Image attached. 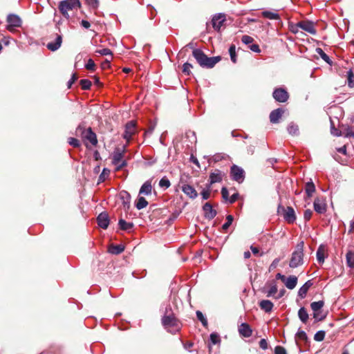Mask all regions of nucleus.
I'll return each mask as SVG.
<instances>
[{
  "instance_id": "obj_1",
  "label": "nucleus",
  "mask_w": 354,
  "mask_h": 354,
  "mask_svg": "<svg viewBox=\"0 0 354 354\" xmlns=\"http://www.w3.org/2000/svg\"><path fill=\"white\" fill-rule=\"evenodd\" d=\"M162 324L172 334L178 332L181 328V324L172 313L170 306H167L165 308V315L162 318Z\"/></svg>"
},
{
  "instance_id": "obj_2",
  "label": "nucleus",
  "mask_w": 354,
  "mask_h": 354,
  "mask_svg": "<svg viewBox=\"0 0 354 354\" xmlns=\"http://www.w3.org/2000/svg\"><path fill=\"white\" fill-rule=\"evenodd\" d=\"M192 55L199 65L203 68H212L221 60L219 56L208 57L198 48L194 49Z\"/></svg>"
},
{
  "instance_id": "obj_3",
  "label": "nucleus",
  "mask_w": 354,
  "mask_h": 354,
  "mask_svg": "<svg viewBox=\"0 0 354 354\" xmlns=\"http://www.w3.org/2000/svg\"><path fill=\"white\" fill-rule=\"evenodd\" d=\"M304 243L303 241L297 244L296 249L292 253L289 262L290 268H296L304 263Z\"/></svg>"
},
{
  "instance_id": "obj_4",
  "label": "nucleus",
  "mask_w": 354,
  "mask_h": 354,
  "mask_svg": "<svg viewBox=\"0 0 354 354\" xmlns=\"http://www.w3.org/2000/svg\"><path fill=\"white\" fill-rule=\"evenodd\" d=\"M80 7V2L79 0H64L61 1L59 3V10L62 15L66 19L70 18L69 12L77 10Z\"/></svg>"
},
{
  "instance_id": "obj_5",
  "label": "nucleus",
  "mask_w": 354,
  "mask_h": 354,
  "mask_svg": "<svg viewBox=\"0 0 354 354\" xmlns=\"http://www.w3.org/2000/svg\"><path fill=\"white\" fill-rule=\"evenodd\" d=\"M125 152V147L122 149L116 148L112 156V163L116 166V171L122 169L123 167L127 165V162L125 160H122Z\"/></svg>"
},
{
  "instance_id": "obj_6",
  "label": "nucleus",
  "mask_w": 354,
  "mask_h": 354,
  "mask_svg": "<svg viewBox=\"0 0 354 354\" xmlns=\"http://www.w3.org/2000/svg\"><path fill=\"white\" fill-rule=\"evenodd\" d=\"M77 131H81L82 138L84 140L89 141L91 145L95 146L97 144V136L93 131L91 127L84 129L82 128L80 126H79L77 129Z\"/></svg>"
},
{
  "instance_id": "obj_7",
  "label": "nucleus",
  "mask_w": 354,
  "mask_h": 354,
  "mask_svg": "<svg viewBox=\"0 0 354 354\" xmlns=\"http://www.w3.org/2000/svg\"><path fill=\"white\" fill-rule=\"evenodd\" d=\"M230 176L233 180L241 183L245 179V171L241 167L233 165L230 168Z\"/></svg>"
},
{
  "instance_id": "obj_8",
  "label": "nucleus",
  "mask_w": 354,
  "mask_h": 354,
  "mask_svg": "<svg viewBox=\"0 0 354 354\" xmlns=\"http://www.w3.org/2000/svg\"><path fill=\"white\" fill-rule=\"evenodd\" d=\"M7 30L13 32L16 28L21 27L22 21L21 18L15 14H10L7 17Z\"/></svg>"
},
{
  "instance_id": "obj_9",
  "label": "nucleus",
  "mask_w": 354,
  "mask_h": 354,
  "mask_svg": "<svg viewBox=\"0 0 354 354\" xmlns=\"http://www.w3.org/2000/svg\"><path fill=\"white\" fill-rule=\"evenodd\" d=\"M274 99L279 102H286L289 98V94L285 88H275L272 93Z\"/></svg>"
},
{
  "instance_id": "obj_10",
  "label": "nucleus",
  "mask_w": 354,
  "mask_h": 354,
  "mask_svg": "<svg viewBox=\"0 0 354 354\" xmlns=\"http://www.w3.org/2000/svg\"><path fill=\"white\" fill-rule=\"evenodd\" d=\"M225 20V15L223 13H218L213 16L211 24L215 30L219 31Z\"/></svg>"
},
{
  "instance_id": "obj_11",
  "label": "nucleus",
  "mask_w": 354,
  "mask_h": 354,
  "mask_svg": "<svg viewBox=\"0 0 354 354\" xmlns=\"http://www.w3.org/2000/svg\"><path fill=\"white\" fill-rule=\"evenodd\" d=\"M62 44V36L61 34L56 33L55 39L54 41H50L46 44V47L50 51H56L58 50Z\"/></svg>"
},
{
  "instance_id": "obj_12",
  "label": "nucleus",
  "mask_w": 354,
  "mask_h": 354,
  "mask_svg": "<svg viewBox=\"0 0 354 354\" xmlns=\"http://www.w3.org/2000/svg\"><path fill=\"white\" fill-rule=\"evenodd\" d=\"M297 26L311 35H315L317 31L314 24L309 21H301L297 23Z\"/></svg>"
},
{
  "instance_id": "obj_13",
  "label": "nucleus",
  "mask_w": 354,
  "mask_h": 354,
  "mask_svg": "<svg viewBox=\"0 0 354 354\" xmlns=\"http://www.w3.org/2000/svg\"><path fill=\"white\" fill-rule=\"evenodd\" d=\"M283 216L285 221L288 223H293L296 220L294 209L292 207H287L286 208L283 207Z\"/></svg>"
},
{
  "instance_id": "obj_14",
  "label": "nucleus",
  "mask_w": 354,
  "mask_h": 354,
  "mask_svg": "<svg viewBox=\"0 0 354 354\" xmlns=\"http://www.w3.org/2000/svg\"><path fill=\"white\" fill-rule=\"evenodd\" d=\"M223 176L224 174L222 171L216 169L214 171L210 173L209 183L207 185L211 187L214 183H220L222 181Z\"/></svg>"
},
{
  "instance_id": "obj_15",
  "label": "nucleus",
  "mask_w": 354,
  "mask_h": 354,
  "mask_svg": "<svg viewBox=\"0 0 354 354\" xmlns=\"http://www.w3.org/2000/svg\"><path fill=\"white\" fill-rule=\"evenodd\" d=\"M315 211L318 214H324L326 211V204L324 199L317 198L313 203Z\"/></svg>"
},
{
  "instance_id": "obj_16",
  "label": "nucleus",
  "mask_w": 354,
  "mask_h": 354,
  "mask_svg": "<svg viewBox=\"0 0 354 354\" xmlns=\"http://www.w3.org/2000/svg\"><path fill=\"white\" fill-rule=\"evenodd\" d=\"M97 221L101 228L106 230L109 227L110 221L108 214L105 212L100 213L97 217Z\"/></svg>"
},
{
  "instance_id": "obj_17",
  "label": "nucleus",
  "mask_w": 354,
  "mask_h": 354,
  "mask_svg": "<svg viewBox=\"0 0 354 354\" xmlns=\"http://www.w3.org/2000/svg\"><path fill=\"white\" fill-rule=\"evenodd\" d=\"M136 131V123L133 121H130L127 123L125 126V131L124 133V138L129 141L133 134H134Z\"/></svg>"
},
{
  "instance_id": "obj_18",
  "label": "nucleus",
  "mask_w": 354,
  "mask_h": 354,
  "mask_svg": "<svg viewBox=\"0 0 354 354\" xmlns=\"http://www.w3.org/2000/svg\"><path fill=\"white\" fill-rule=\"evenodd\" d=\"M205 217L209 220L213 219L216 216V211L213 209L209 203H206L203 207Z\"/></svg>"
},
{
  "instance_id": "obj_19",
  "label": "nucleus",
  "mask_w": 354,
  "mask_h": 354,
  "mask_svg": "<svg viewBox=\"0 0 354 354\" xmlns=\"http://www.w3.org/2000/svg\"><path fill=\"white\" fill-rule=\"evenodd\" d=\"M238 330L240 335L244 337H250L252 335V330L250 326L247 323H242L239 326Z\"/></svg>"
},
{
  "instance_id": "obj_20",
  "label": "nucleus",
  "mask_w": 354,
  "mask_h": 354,
  "mask_svg": "<svg viewBox=\"0 0 354 354\" xmlns=\"http://www.w3.org/2000/svg\"><path fill=\"white\" fill-rule=\"evenodd\" d=\"M182 191L190 198L194 199L197 197L198 193L196 189L190 185L186 184L182 186Z\"/></svg>"
},
{
  "instance_id": "obj_21",
  "label": "nucleus",
  "mask_w": 354,
  "mask_h": 354,
  "mask_svg": "<svg viewBox=\"0 0 354 354\" xmlns=\"http://www.w3.org/2000/svg\"><path fill=\"white\" fill-rule=\"evenodd\" d=\"M152 191V185L151 181L150 180L145 181L142 185L141 186L139 194H144L146 196H149L151 194Z\"/></svg>"
},
{
  "instance_id": "obj_22",
  "label": "nucleus",
  "mask_w": 354,
  "mask_h": 354,
  "mask_svg": "<svg viewBox=\"0 0 354 354\" xmlns=\"http://www.w3.org/2000/svg\"><path fill=\"white\" fill-rule=\"evenodd\" d=\"M283 110L281 108L273 110L270 114V120L272 123H277L282 116Z\"/></svg>"
},
{
  "instance_id": "obj_23",
  "label": "nucleus",
  "mask_w": 354,
  "mask_h": 354,
  "mask_svg": "<svg viewBox=\"0 0 354 354\" xmlns=\"http://www.w3.org/2000/svg\"><path fill=\"white\" fill-rule=\"evenodd\" d=\"M313 282L311 280L307 281L299 289L298 291V295L301 298L304 299L306 297V294L309 290V288L313 286Z\"/></svg>"
},
{
  "instance_id": "obj_24",
  "label": "nucleus",
  "mask_w": 354,
  "mask_h": 354,
  "mask_svg": "<svg viewBox=\"0 0 354 354\" xmlns=\"http://www.w3.org/2000/svg\"><path fill=\"white\" fill-rule=\"evenodd\" d=\"M297 277L294 275L289 276L288 277H286L285 281L283 282L285 283V286L287 288L290 290L294 289L297 283Z\"/></svg>"
},
{
  "instance_id": "obj_25",
  "label": "nucleus",
  "mask_w": 354,
  "mask_h": 354,
  "mask_svg": "<svg viewBox=\"0 0 354 354\" xmlns=\"http://www.w3.org/2000/svg\"><path fill=\"white\" fill-rule=\"evenodd\" d=\"M273 306V303L270 300L263 299L259 302V307L266 313H270Z\"/></svg>"
},
{
  "instance_id": "obj_26",
  "label": "nucleus",
  "mask_w": 354,
  "mask_h": 354,
  "mask_svg": "<svg viewBox=\"0 0 354 354\" xmlns=\"http://www.w3.org/2000/svg\"><path fill=\"white\" fill-rule=\"evenodd\" d=\"M120 198L122 201V204L124 208H129L130 206L131 196L126 191H122L120 193Z\"/></svg>"
},
{
  "instance_id": "obj_27",
  "label": "nucleus",
  "mask_w": 354,
  "mask_h": 354,
  "mask_svg": "<svg viewBox=\"0 0 354 354\" xmlns=\"http://www.w3.org/2000/svg\"><path fill=\"white\" fill-rule=\"evenodd\" d=\"M261 14H262V16L266 19H274V20L280 19V17H279V14L276 12L265 10V11H263Z\"/></svg>"
},
{
  "instance_id": "obj_28",
  "label": "nucleus",
  "mask_w": 354,
  "mask_h": 354,
  "mask_svg": "<svg viewBox=\"0 0 354 354\" xmlns=\"http://www.w3.org/2000/svg\"><path fill=\"white\" fill-rule=\"evenodd\" d=\"M315 192V186L312 180L306 183L305 185V192L308 197H311Z\"/></svg>"
},
{
  "instance_id": "obj_29",
  "label": "nucleus",
  "mask_w": 354,
  "mask_h": 354,
  "mask_svg": "<svg viewBox=\"0 0 354 354\" xmlns=\"http://www.w3.org/2000/svg\"><path fill=\"white\" fill-rule=\"evenodd\" d=\"M298 317L304 324H306L307 322L308 319V314L307 313L306 309L304 307H301L299 308L298 311Z\"/></svg>"
},
{
  "instance_id": "obj_30",
  "label": "nucleus",
  "mask_w": 354,
  "mask_h": 354,
  "mask_svg": "<svg viewBox=\"0 0 354 354\" xmlns=\"http://www.w3.org/2000/svg\"><path fill=\"white\" fill-rule=\"evenodd\" d=\"M277 292V286L275 281L272 280L269 283V289L266 292L267 297H272Z\"/></svg>"
},
{
  "instance_id": "obj_31",
  "label": "nucleus",
  "mask_w": 354,
  "mask_h": 354,
  "mask_svg": "<svg viewBox=\"0 0 354 354\" xmlns=\"http://www.w3.org/2000/svg\"><path fill=\"white\" fill-rule=\"evenodd\" d=\"M148 205L147 201L142 196H139L136 202L135 206L138 209L140 210Z\"/></svg>"
},
{
  "instance_id": "obj_32",
  "label": "nucleus",
  "mask_w": 354,
  "mask_h": 354,
  "mask_svg": "<svg viewBox=\"0 0 354 354\" xmlns=\"http://www.w3.org/2000/svg\"><path fill=\"white\" fill-rule=\"evenodd\" d=\"M120 228L122 230H130L133 228V223L127 222L125 220L120 218L118 222Z\"/></svg>"
},
{
  "instance_id": "obj_33",
  "label": "nucleus",
  "mask_w": 354,
  "mask_h": 354,
  "mask_svg": "<svg viewBox=\"0 0 354 354\" xmlns=\"http://www.w3.org/2000/svg\"><path fill=\"white\" fill-rule=\"evenodd\" d=\"M324 251L325 250L323 245H320L317 250V260L319 263H323L324 262Z\"/></svg>"
},
{
  "instance_id": "obj_34",
  "label": "nucleus",
  "mask_w": 354,
  "mask_h": 354,
  "mask_svg": "<svg viewBox=\"0 0 354 354\" xmlns=\"http://www.w3.org/2000/svg\"><path fill=\"white\" fill-rule=\"evenodd\" d=\"M288 132L292 136H297L299 134L298 125L294 122H290L287 127Z\"/></svg>"
},
{
  "instance_id": "obj_35",
  "label": "nucleus",
  "mask_w": 354,
  "mask_h": 354,
  "mask_svg": "<svg viewBox=\"0 0 354 354\" xmlns=\"http://www.w3.org/2000/svg\"><path fill=\"white\" fill-rule=\"evenodd\" d=\"M124 250V247L122 245H112L109 251L113 254H119Z\"/></svg>"
},
{
  "instance_id": "obj_36",
  "label": "nucleus",
  "mask_w": 354,
  "mask_h": 354,
  "mask_svg": "<svg viewBox=\"0 0 354 354\" xmlns=\"http://www.w3.org/2000/svg\"><path fill=\"white\" fill-rule=\"evenodd\" d=\"M346 259L347 266L351 268H354V252L352 251H348L346 253Z\"/></svg>"
},
{
  "instance_id": "obj_37",
  "label": "nucleus",
  "mask_w": 354,
  "mask_h": 354,
  "mask_svg": "<svg viewBox=\"0 0 354 354\" xmlns=\"http://www.w3.org/2000/svg\"><path fill=\"white\" fill-rule=\"evenodd\" d=\"M324 305V301H313L310 304V307L313 312H317L321 310Z\"/></svg>"
},
{
  "instance_id": "obj_38",
  "label": "nucleus",
  "mask_w": 354,
  "mask_h": 354,
  "mask_svg": "<svg viewBox=\"0 0 354 354\" xmlns=\"http://www.w3.org/2000/svg\"><path fill=\"white\" fill-rule=\"evenodd\" d=\"M330 133L334 136H337V137L342 136V129L339 130L337 128H335V124L331 119H330Z\"/></svg>"
},
{
  "instance_id": "obj_39",
  "label": "nucleus",
  "mask_w": 354,
  "mask_h": 354,
  "mask_svg": "<svg viewBox=\"0 0 354 354\" xmlns=\"http://www.w3.org/2000/svg\"><path fill=\"white\" fill-rule=\"evenodd\" d=\"M159 187L163 189H167L171 185L169 180L166 177H162L159 181Z\"/></svg>"
},
{
  "instance_id": "obj_40",
  "label": "nucleus",
  "mask_w": 354,
  "mask_h": 354,
  "mask_svg": "<svg viewBox=\"0 0 354 354\" xmlns=\"http://www.w3.org/2000/svg\"><path fill=\"white\" fill-rule=\"evenodd\" d=\"M342 136L345 138H351L354 136V133L353 132L352 128L350 127L344 126L342 127Z\"/></svg>"
},
{
  "instance_id": "obj_41",
  "label": "nucleus",
  "mask_w": 354,
  "mask_h": 354,
  "mask_svg": "<svg viewBox=\"0 0 354 354\" xmlns=\"http://www.w3.org/2000/svg\"><path fill=\"white\" fill-rule=\"evenodd\" d=\"M316 52L322 57L323 60H324L326 63L331 64L332 62L330 57L324 52V50L322 48H317L316 49Z\"/></svg>"
},
{
  "instance_id": "obj_42",
  "label": "nucleus",
  "mask_w": 354,
  "mask_h": 354,
  "mask_svg": "<svg viewBox=\"0 0 354 354\" xmlns=\"http://www.w3.org/2000/svg\"><path fill=\"white\" fill-rule=\"evenodd\" d=\"M307 339H308V337H307L306 332L299 329L297 333L295 335L296 341L300 340V341L304 342V341H306Z\"/></svg>"
},
{
  "instance_id": "obj_43",
  "label": "nucleus",
  "mask_w": 354,
  "mask_h": 354,
  "mask_svg": "<svg viewBox=\"0 0 354 354\" xmlns=\"http://www.w3.org/2000/svg\"><path fill=\"white\" fill-rule=\"evenodd\" d=\"M196 314L197 319L202 323L203 326L205 327H207V320L205 318V317L203 315L202 312H201L200 310H197Z\"/></svg>"
},
{
  "instance_id": "obj_44",
  "label": "nucleus",
  "mask_w": 354,
  "mask_h": 354,
  "mask_svg": "<svg viewBox=\"0 0 354 354\" xmlns=\"http://www.w3.org/2000/svg\"><path fill=\"white\" fill-rule=\"evenodd\" d=\"M210 191L211 187L206 185V188L204 189L201 193L203 200H207L210 197Z\"/></svg>"
},
{
  "instance_id": "obj_45",
  "label": "nucleus",
  "mask_w": 354,
  "mask_h": 354,
  "mask_svg": "<svg viewBox=\"0 0 354 354\" xmlns=\"http://www.w3.org/2000/svg\"><path fill=\"white\" fill-rule=\"evenodd\" d=\"M80 86L82 89L84 90H88L90 89L92 84L91 82L89 80L87 79H82L80 82Z\"/></svg>"
},
{
  "instance_id": "obj_46",
  "label": "nucleus",
  "mask_w": 354,
  "mask_h": 354,
  "mask_svg": "<svg viewBox=\"0 0 354 354\" xmlns=\"http://www.w3.org/2000/svg\"><path fill=\"white\" fill-rule=\"evenodd\" d=\"M234 220V217L232 215H227L226 217V222L223 225L222 229L226 231L229 227L232 225Z\"/></svg>"
},
{
  "instance_id": "obj_47",
  "label": "nucleus",
  "mask_w": 354,
  "mask_h": 354,
  "mask_svg": "<svg viewBox=\"0 0 354 354\" xmlns=\"http://www.w3.org/2000/svg\"><path fill=\"white\" fill-rule=\"evenodd\" d=\"M229 53L230 55L231 60L233 63L236 62V48L234 45H231L229 48Z\"/></svg>"
},
{
  "instance_id": "obj_48",
  "label": "nucleus",
  "mask_w": 354,
  "mask_h": 354,
  "mask_svg": "<svg viewBox=\"0 0 354 354\" xmlns=\"http://www.w3.org/2000/svg\"><path fill=\"white\" fill-rule=\"evenodd\" d=\"M209 340L212 344H217L221 342L220 336L216 333L210 334Z\"/></svg>"
},
{
  "instance_id": "obj_49",
  "label": "nucleus",
  "mask_w": 354,
  "mask_h": 354,
  "mask_svg": "<svg viewBox=\"0 0 354 354\" xmlns=\"http://www.w3.org/2000/svg\"><path fill=\"white\" fill-rule=\"evenodd\" d=\"M348 75V85L350 88L354 87V74L352 70H349L347 73Z\"/></svg>"
},
{
  "instance_id": "obj_50",
  "label": "nucleus",
  "mask_w": 354,
  "mask_h": 354,
  "mask_svg": "<svg viewBox=\"0 0 354 354\" xmlns=\"http://www.w3.org/2000/svg\"><path fill=\"white\" fill-rule=\"evenodd\" d=\"M325 331L324 330H319L317 331L315 335H314V339L317 342H321L324 340L325 337Z\"/></svg>"
},
{
  "instance_id": "obj_51",
  "label": "nucleus",
  "mask_w": 354,
  "mask_h": 354,
  "mask_svg": "<svg viewBox=\"0 0 354 354\" xmlns=\"http://www.w3.org/2000/svg\"><path fill=\"white\" fill-rule=\"evenodd\" d=\"M68 142L70 145L73 146V147L78 148L80 147L81 144L79 140L75 138H69L68 139Z\"/></svg>"
},
{
  "instance_id": "obj_52",
  "label": "nucleus",
  "mask_w": 354,
  "mask_h": 354,
  "mask_svg": "<svg viewBox=\"0 0 354 354\" xmlns=\"http://www.w3.org/2000/svg\"><path fill=\"white\" fill-rule=\"evenodd\" d=\"M95 53L101 55H110L111 59H112V52L109 48H104L102 49L97 50Z\"/></svg>"
},
{
  "instance_id": "obj_53",
  "label": "nucleus",
  "mask_w": 354,
  "mask_h": 354,
  "mask_svg": "<svg viewBox=\"0 0 354 354\" xmlns=\"http://www.w3.org/2000/svg\"><path fill=\"white\" fill-rule=\"evenodd\" d=\"M192 68V65L188 62H186L183 66V72L185 75H189L191 73V68Z\"/></svg>"
},
{
  "instance_id": "obj_54",
  "label": "nucleus",
  "mask_w": 354,
  "mask_h": 354,
  "mask_svg": "<svg viewBox=\"0 0 354 354\" xmlns=\"http://www.w3.org/2000/svg\"><path fill=\"white\" fill-rule=\"evenodd\" d=\"M85 67L87 70L94 71L95 68V64L94 61L92 59H89L87 63L86 64Z\"/></svg>"
},
{
  "instance_id": "obj_55",
  "label": "nucleus",
  "mask_w": 354,
  "mask_h": 354,
  "mask_svg": "<svg viewBox=\"0 0 354 354\" xmlns=\"http://www.w3.org/2000/svg\"><path fill=\"white\" fill-rule=\"evenodd\" d=\"M241 41L245 44H250L253 42L254 39L249 35H243L241 38Z\"/></svg>"
},
{
  "instance_id": "obj_56",
  "label": "nucleus",
  "mask_w": 354,
  "mask_h": 354,
  "mask_svg": "<svg viewBox=\"0 0 354 354\" xmlns=\"http://www.w3.org/2000/svg\"><path fill=\"white\" fill-rule=\"evenodd\" d=\"M313 318L315 321H322L325 318V316L321 314V310L313 312Z\"/></svg>"
},
{
  "instance_id": "obj_57",
  "label": "nucleus",
  "mask_w": 354,
  "mask_h": 354,
  "mask_svg": "<svg viewBox=\"0 0 354 354\" xmlns=\"http://www.w3.org/2000/svg\"><path fill=\"white\" fill-rule=\"evenodd\" d=\"M274 354H287V352L283 347L277 346L274 348Z\"/></svg>"
},
{
  "instance_id": "obj_58",
  "label": "nucleus",
  "mask_w": 354,
  "mask_h": 354,
  "mask_svg": "<svg viewBox=\"0 0 354 354\" xmlns=\"http://www.w3.org/2000/svg\"><path fill=\"white\" fill-rule=\"evenodd\" d=\"M313 211L311 209H306L304 213V218L305 221H309L311 218Z\"/></svg>"
},
{
  "instance_id": "obj_59",
  "label": "nucleus",
  "mask_w": 354,
  "mask_h": 354,
  "mask_svg": "<svg viewBox=\"0 0 354 354\" xmlns=\"http://www.w3.org/2000/svg\"><path fill=\"white\" fill-rule=\"evenodd\" d=\"M109 170L107 169H104L102 170V172L101 173V174L100 175V180H102V181H104L105 180V178L106 176H108L109 174Z\"/></svg>"
},
{
  "instance_id": "obj_60",
  "label": "nucleus",
  "mask_w": 354,
  "mask_h": 354,
  "mask_svg": "<svg viewBox=\"0 0 354 354\" xmlns=\"http://www.w3.org/2000/svg\"><path fill=\"white\" fill-rule=\"evenodd\" d=\"M221 194H222V197L225 200V201H227L229 200V193H228V190L227 189L226 187H223L221 189Z\"/></svg>"
},
{
  "instance_id": "obj_61",
  "label": "nucleus",
  "mask_w": 354,
  "mask_h": 354,
  "mask_svg": "<svg viewBox=\"0 0 354 354\" xmlns=\"http://www.w3.org/2000/svg\"><path fill=\"white\" fill-rule=\"evenodd\" d=\"M249 48H250L252 51H253V52H254V53H260V52H261V50H260L259 46L258 44H253L250 45V46H249Z\"/></svg>"
},
{
  "instance_id": "obj_62",
  "label": "nucleus",
  "mask_w": 354,
  "mask_h": 354,
  "mask_svg": "<svg viewBox=\"0 0 354 354\" xmlns=\"http://www.w3.org/2000/svg\"><path fill=\"white\" fill-rule=\"evenodd\" d=\"M77 77L75 73H73L71 76V78L68 80L67 84L68 88H71L72 84L77 80Z\"/></svg>"
},
{
  "instance_id": "obj_63",
  "label": "nucleus",
  "mask_w": 354,
  "mask_h": 354,
  "mask_svg": "<svg viewBox=\"0 0 354 354\" xmlns=\"http://www.w3.org/2000/svg\"><path fill=\"white\" fill-rule=\"evenodd\" d=\"M259 346L263 350H266L268 348V342L266 339H261L259 342Z\"/></svg>"
},
{
  "instance_id": "obj_64",
  "label": "nucleus",
  "mask_w": 354,
  "mask_h": 354,
  "mask_svg": "<svg viewBox=\"0 0 354 354\" xmlns=\"http://www.w3.org/2000/svg\"><path fill=\"white\" fill-rule=\"evenodd\" d=\"M86 2L88 5L92 6L93 8H97L99 5V1L98 0H86Z\"/></svg>"
}]
</instances>
